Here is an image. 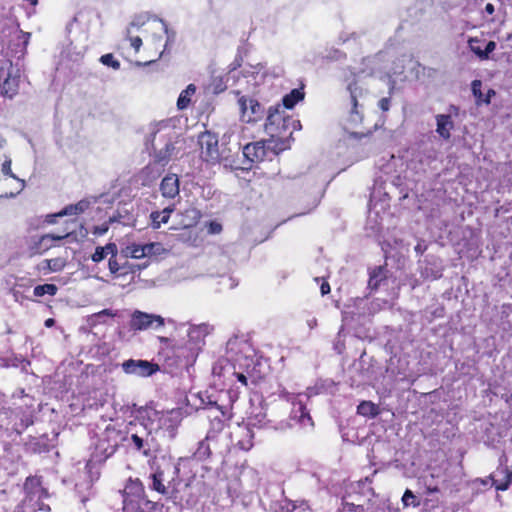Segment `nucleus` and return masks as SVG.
Returning a JSON list of instances; mask_svg holds the SVG:
<instances>
[{
	"label": "nucleus",
	"instance_id": "obj_5",
	"mask_svg": "<svg viewBox=\"0 0 512 512\" xmlns=\"http://www.w3.org/2000/svg\"><path fill=\"white\" fill-rule=\"evenodd\" d=\"M126 438V433L118 429L116 426L109 424L98 440L97 449L105 458H108L117 451L121 443L125 441Z\"/></svg>",
	"mask_w": 512,
	"mask_h": 512
},
{
	"label": "nucleus",
	"instance_id": "obj_55",
	"mask_svg": "<svg viewBox=\"0 0 512 512\" xmlns=\"http://www.w3.org/2000/svg\"><path fill=\"white\" fill-rule=\"evenodd\" d=\"M157 339L161 344L167 345L170 343V339L168 337L158 336Z\"/></svg>",
	"mask_w": 512,
	"mask_h": 512
},
{
	"label": "nucleus",
	"instance_id": "obj_18",
	"mask_svg": "<svg viewBox=\"0 0 512 512\" xmlns=\"http://www.w3.org/2000/svg\"><path fill=\"white\" fill-rule=\"evenodd\" d=\"M150 478L152 480V484L150 486L152 490L162 495H166L168 493L167 487L165 486L167 479L165 477L164 468L158 466L151 474Z\"/></svg>",
	"mask_w": 512,
	"mask_h": 512
},
{
	"label": "nucleus",
	"instance_id": "obj_3",
	"mask_svg": "<svg viewBox=\"0 0 512 512\" xmlns=\"http://www.w3.org/2000/svg\"><path fill=\"white\" fill-rule=\"evenodd\" d=\"M229 403L226 405H219L216 401H209V405L211 407H215L219 413V415H209L210 417V429L207 433V439H212L216 436L217 433L221 432L228 421H230L233 417V404L238 399V393L229 390Z\"/></svg>",
	"mask_w": 512,
	"mask_h": 512
},
{
	"label": "nucleus",
	"instance_id": "obj_14",
	"mask_svg": "<svg viewBox=\"0 0 512 512\" xmlns=\"http://www.w3.org/2000/svg\"><path fill=\"white\" fill-rule=\"evenodd\" d=\"M69 236L70 233H67L65 235L44 234L37 240H35L33 244L30 246V253L31 255L43 254L44 252L48 251L54 246L55 241H60Z\"/></svg>",
	"mask_w": 512,
	"mask_h": 512
},
{
	"label": "nucleus",
	"instance_id": "obj_45",
	"mask_svg": "<svg viewBox=\"0 0 512 512\" xmlns=\"http://www.w3.org/2000/svg\"><path fill=\"white\" fill-rule=\"evenodd\" d=\"M390 104H391V100L389 97H384V98H381L378 102V106L379 108L383 111V112H386L389 110L390 108Z\"/></svg>",
	"mask_w": 512,
	"mask_h": 512
},
{
	"label": "nucleus",
	"instance_id": "obj_29",
	"mask_svg": "<svg viewBox=\"0 0 512 512\" xmlns=\"http://www.w3.org/2000/svg\"><path fill=\"white\" fill-rule=\"evenodd\" d=\"M131 441L134 445V449L141 452L145 457L151 456V449L148 442L137 434L131 435Z\"/></svg>",
	"mask_w": 512,
	"mask_h": 512
},
{
	"label": "nucleus",
	"instance_id": "obj_16",
	"mask_svg": "<svg viewBox=\"0 0 512 512\" xmlns=\"http://www.w3.org/2000/svg\"><path fill=\"white\" fill-rule=\"evenodd\" d=\"M492 480L496 490L505 491L512 482V471H510L508 467L498 468Z\"/></svg>",
	"mask_w": 512,
	"mask_h": 512
},
{
	"label": "nucleus",
	"instance_id": "obj_52",
	"mask_svg": "<svg viewBox=\"0 0 512 512\" xmlns=\"http://www.w3.org/2000/svg\"><path fill=\"white\" fill-rule=\"evenodd\" d=\"M60 217L59 215H57V213H54V214H49L46 216V222L48 224H54L56 223V218Z\"/></svg>",
	"mask_w": 512,
	"mask_h": 512
},
{
	"label": "nucleus",
	"instance_id": "obj_6",
	"mask_svg": "<svg viewBox=\"0 0 512 512\" xmlns=\"http://www.w3.org/2000/svg\"><path fill=\"white\" fill-rule=\"evenodd\" d=\"M200 154L204 161L215 162L219 160L218 136L210 131H204L198 136Z\"/></svg>",
	"mask_w": 512,
	"mask_h": 512
},
{
	"label": "nucleus",
	"instance_id": "obj_58",
	"mask_svg": "<svg viewBox=\"0 0 512 512\" xmlns=\"http://www.w3.org/2000/svg\"><path fill=\"white\" fill-rule=\"evenodd\" d=\"M38 269L42 270L44 272H48V264H42L41 263V264H39Z\"/></svg>",
	"mask_w": 512,
	"mask_h": 512
},
{
	"label": "nucleus",
	"instance_id": "obj_59",
	"mask_svg": "<svg viewBox=\"0 0 512 512\" xmlns=\"http://www.w3.org/2000/svg\"><path fill=\"white\" fill-rule=\"evenodd\" d=\"M15 512H24V507L22 505H17L15 508Z\"/></svg>",
	"mask_w": 512,
	"mask_h": 512
},
{
	"label": "nucleus",
	"instance_id": "obj_54",
	"mask_svg": "<svg viewBox=\"0 0 512 512\" xmlns=\"http://www.w3.org/2000/svg\"><path fill=\"white\" fill-rule=\"evenodd\" d=\"M485 11L488 14L492 15L495 12L494 5L492 3H487L486 6H485Z\"/></svg>",
	"mask_w": 512,
	"mask_h": 512
},
{
	"label": "nucleus",
	"instance_id": "obj_42",
	"mask_svg": "<svg viewBox=\"0 0 512 512\" xmlns=\"http://www.w3.org/2000/svg\"><path fill=\"white\" fill-rule=\"evenodd\" d=\"M11 165H12V162L10 159H7L5 160L3 163H2V167H1V171L4 175L8 176V177H11V178H16V176L14 175V173L12 172V169H11Z\"/></svg>",
	"mask_w": 512,
	"mask_h": 512
},
{
	"label": "nucleus",
	"instance_id": "obj_53",
	"mask_svg": "<svg viewBox=\"0 0 512 512\" xmlns=\"http://www.w3.org/2000/svg\"><path fill=\"white\" fill-rule=\"evenodd\" d=\"M242 65V57H236L234 62L232 63V69L235 70Z\"/></svg>",
	"mask_w": 512,
	"mask_h": 512
},
{
	"label": "nucleus",
	"instance_id": "obj_56",
	"mask_svg": "<svg viewBox=\"0 0 512 512\" xmlns=\"http://www.w3.org/2000/svg\"><path fill=\"white\" fill-rule=\"evenodd\" d=\"M45 326L50 328L55 325V320L53 318H48L45 320Z\"/></svg>",
	"mask_w": 512,
	"mask_h": 512
},
{
	"label": "nucleus",
	"instance_id": "obj_37",
	"mask_svg": "<svg viewBox=\"0 0 512 512\" xmlns=\"http://www.w3.org/2000/svg\"><path fill=\"white\" fill-rule=\"evenodd\" d=\"M100 62L106 66L112 67L113 69H119L120 68V62L116 60L113 56V54L108 53L104 54L100 58Z\"/></svg>",
	"mask_w": 512,
	"mask_h": 512
},
{
	"label": "nucleus",
	"instance_id": "obj_62",
	"mask_svg": "<svg viewBox=\"0 0 512 512\" xmlns=\"http://www.w3.org/2000/svg\"><path fill=\"white\" fill-rule=\"evenodd\" d=\"M415 249H416L417 251H420V250H421V247L418 245V246H416V248H415Z\"/></svg>",
	"mask_w": 512,
	"mask_h": 512
},
{
	"label": "nucleus",
	"instance_id": "obj_4",
	"mask_svg": "<svg viewBox=\"0 0 512 512\" xmlns=\"http://www.w3.org/2000/svg\"><path fill=\"white\" fill-rule=\"evenodd\" d=\"M284 149L285 147H279L276 140L269 139L246 144L243 148V155L252 164L262 162L271 155H278Z\"/></svg>",
	"mask_w": 512,
	"mask_h": 512
},
{
	"label": "nucleus",
	"instance_id": "obj_24",
	"mask_svg": "<svg viewBox=\"0 0 512 512\" xmlns=\"http://www.w3.org/2000/svg\"><path fill=\"white\" fill-rule=\"evenodd\" d=\"M196 93V86L189 84L179 95L177 99V108L179 110H185L191 104V98Z\"/></svg>",
	"mask_w": 512,
	"mask_h": 512
},
{
	"label": "nucleus",
	"instance_id": "obj_21",
	"mask_svg": "<svg viewBox=\"0 0 512 512\" xmlns=\"http://www.w3.org/2000/svg\"><path fill=\"white\" fill-rule=\"evenodd\" d=\"M154 244L140 245V244H131L125 249V258L131 257L134 259H141L145 257L147 254L151 253Z\"/></svg>",
	"mask_w": 512,
	"mask_h": 512
},
{
	"label": "nucleus",
	"instance_id": "obj_2",
	"mask_svg": "<svg viewBox=\"0 0 512 512\" xmlns=\"http://www.w3.org/2000/svg\"><path fill=\"white\" fill-rule=\"evenodd\" d=\"M347 91L349 96L344 103L347 120L350 124L357 126L363 122L364 118V106L360 101L364 99L365 90L354 79L347 85Z\"/></svg>",
	"mask_w": 512,
	"mask_h": 512
},
{
	"label": "nucleus",
	"instance_id": "obj_49",
	"mask_svg": "<svg viewBox=\"0 0 512 512\" xmlns=\"http://www.w3.org/2000/svg\"><path fill=\"white\" fill-rule=\"evenodd\" d=\"M320 291L322 295L329 294L331 291L330 285L327 281H324L320 286Z\"/></svg>",
	"mask_w": 512,
	"mask_h": 512
},
{
	"label": "nucleus",
	"instance_id": "obj_30",
	"mask_svg": "<svg viewBox=\"0 0 512 512\" xmlns=\"http://www.w3.org/2000/svg\"><path fill=\"white\" fill-rule=\"evenodd\" d=\"M42 264H48V272H60L66 267L67 261L63 257H56L45 259Z\"/></svg>",
	"mask_w": 512,
	"mask_h": 512
},
{
	"label": "nucleus",
	"instance_id": "obj_32",
	"mask_svg": "<svg viewBox=\"0 0 512 512\" xmlns=\"http://www.w3.org/2000/svg\"><path fill=\"white\" fill-rule=\"evenodd\" d=\"M57 291H58V288L55 284H42V285H37L34 288L33 293L36 297H42L45 294L54 296V295H56Z\"/></svg>",
	"mask_w": 512,
	"mask_h": 512
},
{
	"label": "nucleus",
	"instance_id": "obj_36",
	"mask_svg": "<svg viewBox=\"0 0 512 512\" xmlns=\"http://www.w3.org/2000/svg\"><path fill=\"white\" fill-rule=\"evenodd\" d=\"M108 267L111 274H113L116 277H121V263L117 260V254L110 255L109 261H108Z\"/></svg>",
	"mask_w": 512,
	"mask_h": 512
},
{
	"label": "nucleus",
	"instance_id": "obj_33",
	"mask_svg": "<svg viewBox=\"0 0 512 512\" xmlns=\"http://www.w3.org/2000/svg\"><path fill=\"white\" fill-rule=\"evenodd\" d=\"M146 267V265L141 266L137 264L130 263L127 258L125 261L121 263V276H127L129 274H135L139 272L141 269Z\"/></svg>",
	"mask_w": 512,
	"mask_h": 512
},
{
	"label": "nucleus",
	"instance_id": "obj_7",
	"mask_svg": "<svg viewBox=\"0 0 512 512\" xmlns=\"http://www.w3.org/2000/svg\"><path fill=\"white\" fill-rule=\"evenodd\" d=\"M165 325V319L160 315L149 314L136 310L132 313L130 319V329L133 331L147 330L150 328H160Z\"/></svg>",
	"mask_w": 512,
	"mask_h": 512
},
{
	"label": "nucleus",
	"instance_id": "obj_28",
	"mask_svg": "<svg viewBox=\"0 0 512 512\" xmlns=\"http://www.w3.org/2000/svg\"><path fill=\"white\" fill-rule=\"evenodd\" d=\"M293 406V417L297 418L300 423L305 424L306 420H312L306 406L302 402H293Z\"/></svg>",
	"mask_w": 512,
	"mask_h": 512
},
{
	"label": "nucleus",
	"instance_id": "obj_20",
	"mask_svg": "<svg viewBox=\"0 0 512 512\" xmlns=\"http://www.w3.org/2000/svg\"><path fill=\"white\" fill-rule=\"evenodd\" d=\"M175 210V205L172 204L162 211H153L150 214L151 227L153 229H159L162 224L168 223L171 213Z\"/></svg>",
	"mask_w": 512,
	"mask_h": 512
},
{
	"label": "nucleus",
	"instance_id": "obj_11",
	"mask_svg": "<svg viewBox=\"0 0 512 512\" xmlns=\"http://www.w3.org/2000/svg\"><path fill=\"white\" fill-rule=\"evenodd\" d=\"M240 110L242 113V117L246 120V122H257L262 119L264 114V109L261 104L253 98H246L242 96L238 100Z\"/></svg>",
	"mask_w": 512,
	"mask_h": 512
},
{
	"label": "nucleus",
	"instance_id": "obj_35",
	"mask_svg": "<svg viewBox=\"0 0 512 512\" xmlns=\"http://www.w3.org/2000/svg\"><path fill=\"white\" fill-rule=\"evenodd\" d=\"M481 88H482L481 80L476 79V80L472 81L471 89H472V93H473L474 97L476 98L477 105H480L484 98Z\"/></svg>",
	"mask_w": 512,
	"mask_h": 512
},
{
	"label": "nucleus",
	"instance_id": "obj_1",
	"mask_svg": "<svg viewBox=\"0 0 512 512\" xmlns=\"http://www.w3.org/2000/svg\"><path fill=\"white\" fill-rule=\"evenodd\" d=\"M296 124L299 125V121L285 115L277 105L269 108L264 128L270 139L276 140L279 147H285V140L292 135Z\"/></svg>",
	"mask_w": 512,
	"mask_h": 512
},
{
	"label": "nucleus",
	"instance_id": "obj_60",
	"mask_svg": "<svg viewBox=\"0 0 512 512\" xmlns=\"http://www.w3.org/2000/svg\"><path fill=\"white\" fill-rule=\"evenodd\" d=\"M154 61H155V60L146 61V62H144V63L137 62V65H138V66L148 65V64H150V63H152V62H154Z\"/></svg>",
	"mask_w": 512,
	"mask_h": 512
},
{
	"label": "nucleus",
	"instance_id": "obj_44",
	"mask_svg": "<svg viewBox=\"0 0 512 512\" xmlns=\"http://www.w3.org/2000/svg\"><path fill=\"white\" fill-rule=\"evenodd\" d=\"M173 414V411L171 412H168L167 414H163V416L161 417L160 421H161V427H167V428H173L174 426L172 424H169L167 425V423L171 422L172 421V418H171V415Z\"/></svg>",
	"mask_w": 512,
	"mask_h": 512
},
{
	"label": "nucleus",
	"instance_id": "obj_27",
	"mask_svg": "<svg viewBox=\"0 0 512 512\" xmlns=\"http://www.w3.org/2000/svg\"><path fill=\"white\" fill-rule=\"evenodd\" d=\"M210 439H207V436L205 439L201 440L198 443V447L196 451L193 453V457L198 461H205L210 458L212 455L211 448L208 444V441Z\"/></svg>",
	"mask_w": 512,
	"mask_h": 512
},
{
	"label": "nucleus",
	"instance_id": "obj_22",
	"mask_svg": "<svg viewBox=\"0 0 512 512\" xmlns=\"http://www.w3.org/2000/svg\"><path fill=\"white\" fill-rule=\"evenodd\" d=\"M90 207V202L86 199H82L75 204L65 206L61 211L57 213L59 216H71L80 215L84 213Z\"/></svg>",
	"mask_w": 512,
	"mask_h": 512
},
{
	"label": "nucleus",
	"instance_id": "obj_13",
	"mask_svg": "<svg viewBox=\"0 0 512 512\" xmlns=\"http://www.w3.org/2000/svg\"><path fill=\"white\" fill-rule=\"evenodd\" d=\"M235 446L243 451H249L254 446V432L249 424L238 425L234 432Z\"/></svg>",
	"mask_w": 512,
	"mask_h": 512
},
{
	"label": "nucleus",
	"instance_id": "obj_17",
	"mask_svg": "<svg viewBox=\"0 0 512 512\" xmlns=\"http://www.w3.org/2000/svg\"><path fill=\"white\" fill-rule=\"evenodd\" d=\"M436 124L437 133L445 140H448L451 137V129H453L454 124L451 119V116L448 114H439L436 116Z\"/></svg>",
	"mask_w": 512,
	"mask_h": 512
},
{
	"label": "nucleus",
	"instance_id": "obj_19",
	"mask_svg": "<svg viewBox=\"0 0 512 512\" xmlns=\"http://www.w3.org/2000/svg\"><path fill=\"white\" fill-rule=\"evenodd\" d=\"M387 269L386 266L380 265L376 266L369 272V280L368 287L371 290H377L380 284L387 279Z\"/></svg>",
	"mask_w": 512,
	"mask_h": 512
},
{
	"label": "nucleus",
	"instance_id": "obj_40",
	"mask_svg": "<svg viewBox=\"0 0 512 512\" xmlns=\"http://www.w3.org/2000/svg\"><path fill=\"white\" fill-rule=\"evenodd\" d=\"M185 214L187 216H190L191 219H192V222L187 224L186 226H194V225H196L199 222V220L201 219V217H202L201 211L198 210L197 208H194V207L186 209Z\"/></svg>",
	"mask_w": 512,
	"mask_h": 512
},
{
	"label": "nucleus",
	"instance_id": "obj_12",
	"mask_svg": "<svg viewBox=\"0 0 512 512\" xmlns=\"http://www.w3.org/2000/svg\"><path fill=\"white\" fill-rule=\"evenodd\" d=\"M12 70V63L9 62L6 77L3 82L0 83L1 95L10 99L17 95L20 83V76L14 74Z\"/></svg>",
	"mask_w": 512,
	"mask_h": 512
},
{
	"label": "nucleus",
	"instance_id": "obj_25",
	"mask_svg": "<svg viewBox=\"0 0 512 512\" xmlns=\"http://www.w3.org/2000/svg\"><path fill=\"white\" fill-rule=\"evenodd\" d=\"M357 413L368 418H375L380 414L378 405L372 401H361L357 406Z\"/></svg>",
	"mask_w": 512,
	"mask_h": 512
},
{
	"label": "nucleus",
	"instance_id": "obj_38",
	"mask_svg": "<svg viewBox=\"0 0 512 512\" xmlns=\"http://www.w3.org/2000/svg\"><path fill=\"white\" fill-rule=\"evenodd\" d=\"M402 502L404 506L412 505L414 507H417L420 505V502L416 499V496L413 494V492L409 489H407L402 497Z\"/></svg>",
	"mask_w": 512,
	"mask_h": 512
},
{
	"label": "nucleus",
	"instance_id": "obj_34",
	"mask_svg": "<svg viewBox=\"0 0 512 512\" xmlns=\"http://www.w3.org/2000/svg\"><path fill=\"white\" fill-rule=\"evenodd\" d=\"M496 49V43L494 41H489L486 44V47L484 50L482 49H475L474 53L481 59L486 60L489 58V54L492 53Z\"/></svg>",
	"mask_w": 512,
	"mask_h": 512
},
{
	"label": "nucleus",
	"instance_id": "obj_23",
	"mask_svg": "<svg viewBox=\"0 0 512 512\" xmlns=\"http://www.w3.org/2000/svg\"><path fill=\"white\" fill-rule=\"evenodd\" d=\"M118 253L117 245L115 243H107L105 246H98L92 254L91 259L95 263H99L106 258L107 255H115Z\"/></svg>",
	"mask_w": 512,
	"mask_h": 512
},
{
	"label": "nucleus",
	"instance_id": "obj_10",
	"mask_svg": "<svg viewBox=\"0 0 512 512\" xmlns=\"http://www.w3.org/2000/svg\"><path fill=\"white\" fill-rule=\"evenodd\" d=\"M122 369L126 374L148 377L156 373L160 368L158 364L147 360L129 359L122 363Z\"/></svg>",
	"mask_w": 512,
	"mask_h": 512
},
{
	"label": "nucleus",
	"instance_id": "obj_61",
	"mask_svg": "<svg viewBox=\"0 0 512 512\" xmlns=\"http://www.w3.org/2000/svg\"><path fill=\"white\" fill-rule=\"evenodd\" d=\"M5 68L4 67H1L0 68V74L2 75V73L4 72Z\"/></svg>",
	"mask_w": 512,
	"mask_h": 512
},
{
	"label": "nucleus",
	"instance_id": "obj_47",
	"mask_svg": "<svg viewBox=\"0 0 512 512\" xmlns=\"http://www.w3.org/2000/svg\"><path fill=\"white\" fill-rule=\"evenodd\" d=\"M117 315L116 312H113L111 309H103L102 311L96 314L97 318H101L103 316L115 317Z\"/></svg>",
	"mask_w": 512,
	"mask_h": 512
},
{
	"label": "nucleus",
	"instance_id": "obj_31",
	"mask_svg": "<svg viewBox=\"0 0 512 512\" xmlns=\"http://www.w3.org/2000/svg\"><path fill=\"white\" fill-rule=\"evenodd\" d=\"M174 150V146L172 143H167L163 150H160L155 155V161L158 164L165 165L170 160L171 154Z\"/></svg>",
	"mask_w": 512,
	"mask_h": 512
},
{
	"label": "nucleus",
	"instance_id": "obj_50",
	"mask_svg": "<svg viewBox=\"0 0 512 512\" xmlns=\"http://www.w3.org/2000/svg\"><path fill=\"white\" fill-rule=\"evenodd\" d=\"M344 512H361V510L358 506H355L354 504H346L344 506Z\"/></svg>",
	"mask_w": 512,
	"mask_h": 512
},
{
	"label": "nucleus",
	"instance_id": "obj_8",
	"mask_svg": "<svg viewBox=\"0 0 512 512\" xmlns=\"http://www.w3.org/2000/svg\"><path fill=\"white\" fill-rule=\"evenodd\" d=\"M145 496V488L143 483L139 479L129 478L123 490L124 512L133 508V505H137V502Z\"/></svg>",
	"mask_w": 512,
	"mask_h": 512
},
{
	"label": "nucleus",
	"instance_id": "obj_48",
	"mask_svg": "<svg viewBox=\"0 0 512 512\" xmlns=\"http://www.w3.org/2000/svg\"><path fill=\"white\" fill-rule=\"evenodd\" d=\"M496 92L494 89H488L486 95L484 96L483 100H482V103H485V104H490L491 103V98L493 96H495Z\"/></svg>",
	"mask_w": 512,
	"mask_h": 512
},
{
	"label": "nucleus",
	"instance_id": "obj_46",
	"mask_svg": "<svg viewBox=\"0 0 512 512\" xmlns=\"http://www.w3.org/2000/svg\"><path fill=\"white\" fill-rule=\"evenodd\" d=\"M214 92L215 93H221L226 89V86L223 84L222 79L214 80Z\"/></svg>",
	"mask_w": 512,
	"mask_h": 512
},
{
	"label": "nucleus",
	"instance_id": "obj_39",
	"mask_svg": "<svg viewBox=\"0 0 512 512\" xmlns=\"http://www.w3.org/2000/svg\"><path fill=\"white\" fill-rule=\"evenodd\" d=\"M126 40L129 41L130 46L134 49L135 52H139L142 46V39L140 36H134L131 34L130 30H128Z\"/></svg>",
	"mask_w": 512,
	"mask_h": 512
},
{
	"label": "nucleus",
	"instance_id": "obj_26",
	"mask_svg": "<svg viewBox=\"0 0 512 512\" xmlns=\"http://www.w3.org/2000/svg\"><path fill=\"white\" fill-rule=\"evenodd\" d=\"M304 96L305 93L301 88L292 89L290 93L283 97V106L287 109H292L298 102L304 99Z\"/></svg>",
	"mask_w": 512,
	"mask_h": 512
},
{
	"label": "nucleus",
	"instance_id": "obj_15",
	"mask_svg": "<svg viewBox=\"0 0 512 512\" xmlns=\"http://www.w3.org/2000/svg\"><path fill=\"white\" fill-rule=\"evenodd\" d=\"M160 192L164 198L174 199L180 193V180L177 174L169 173L160 182Z\"/></svg>",
	"mask_w": 512,
	"mask_h": 512
},
{
	"label": "nucleus",
	"instance_id": "obj_57",
	"mask_svg": "<svg viewBox=\"0 0 512 512\" xmlns=\"http://www.w3.org/2000/svg\"><path fill=\"white\" fill-rule=\"evenodd\" d=\"M428 493H437L439 492V488L437 486L434 487H427Z\"/></svg>",
	"mask_w": 512,
	"mask_h": 512
},
{
	"label": "nucleus",
	"instance_id": "obj_43",
	"mask_svg": "<svg viewBox=\"0 0 512 512\" xmlns=\"http://www.w3.org/2000/svg\"><path fill=\"white\" fill-rule=\"evenodd\" d=\"M108 230H109V224L107 222H105L101 225L94 226L92 233L94 235L101 236V235L106 234Z\"/></svg>",
	"mask_w": 512,
	"mask_h": 512
},
{
	"label": "nucleus",
	"instance_id": "obj_9",
	"mask_svg": "<svg viewBox=\"0 0 512 512\" xmlns=\"http://www.w3.org/2000/svg\"><path fill=\"white\" fill-rule=\"evenodd\" d=\"M224 362L225 364H222V361H220L213 367V373L215 375L224 378H226V375L234 376L244 386L248 385L249 378L252 379V383L254 384H256L260 379L263 378L262 376H255L254 373L250 371H247V374L237 372L235 366L231 364L228 360H225Z\"/></svg>",
	"mask_w": 512,
	"mask_h": 512
},
{
	"label": "nucleus",
	"instance_id": "obj_41",
	"mask_svg": "<svg viewBox=\"0 0 512 512\" xmlns=\"http://www.w3.org/2000/svg\"><path fill=\"white\" fill-rule=\"evenodd\" d=\"M206 228L210 235L220 234L223 230L222 224L215 220L207 222Z\"/></svg>",
	"mask_w": 512,
	"mask_h": 512
},
{
	"label": "nucleus",
	"instance_id": "obj_51",
	"mask_svg": "<svg viewBox=\"0 0 512 512\" xmlns=\"http://www.w3.org/2000/svg\"><path fill=\"white\" fill-rule=\"evenodd\" d=\"M468 42H469V47H470L471 51L474 52L475 49H481L479 46H475L474 45V43H479L480 42L479 39H477V38H470Z\"/></svg>",
	"mask_w": 512,
	"mask_h": 512
}]
</instances>
